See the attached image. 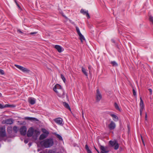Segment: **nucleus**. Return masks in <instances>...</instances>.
Returning <instances> with one entry per match:
<instances>
[{
	"mask_svg": "<svg viewBox=\"0 0 153 153\" xmlns=\"http://www.w3.org/2000/svg\"><path fill=\"white\" fill-rule=\"evenodd\" d=\"M40 144L42 146L45 148H48L52 146L53 144V139L50 138L46 139L41 141Z\"/></svg>",
	"mask_w": 153,
	"mask_h": 153,
	"instance_id": "1",
	"label": "nucleus"
},
{
	"mask_svg": "<svg viewBox=\"0 0 153 153\" xmlns=\"http://www.w3.org/2000/svg\"><path fill=\"white\" fill-rule=\"evenodd\" d=\"M53 89L58 96L62 97H64V92L60 85L56 84L54 87Z\"/></svg>",
	"mask_w": 153,
	"mask_h": 153,
	"instance_id": "2",
	"label": "nucleus"
},
{
	"mask_svg": "<svg viewBox=\"0 0 153 153\" xmlns=\"http://www.w3.org/2000/svg\"><path fill=\"white\" fill-rule=\"evenodd\" d=\"M15 66L24 72L28 73L30 71V70L27 68L15 64Z\"/></svg>",
	"mask_w": 153,
	"mask_h": 153,
	"instance_id": "3",
	"label": "nucleus"
},
{
	"mask_svg": "<svg viewBox=\"0 0 153 153\" xmlns=\"http://www.w3.org/2000/svg\"><path fill=\"white\" fill-rule=\"evenodd\" d=\"M109 143L111 146H114V149L117 150L118 149L119 145L116 140H114L113 141L110 140L109 141Z\"/></svg>",
	"mask_w": 153,
	"mask_h": 153,
	"instance_id": "4",
	"label": "nucleus"
},
{
	"mask_svg": "<svg viewBox=\"0 0 153 153\" xmlns=\"http://www.w3.org/2000/svg\"><path fill=\"white\" fill-rule=\"evenodd\" d=\"M6 136L5 127L4 126L0 128V137H4Z\"/></svg>",
	"mask_w": 153,
	"mask_h": 153,
	"instance_id": "5",
	"label": "nucleus"
},
{
	"mask_svg": "<svg viewBox=\"0 0 153 153\" xmlns=\"http://www.w3.org/2000/svg\"><path fill=\"white\" fill-rule=\"evenodd\" d=\"M2 124H7L11 125L13 123V120L12 119H9L5 120H3L2 121Z\"/></svg>",
	"mask_w": 153,
	"mask_h": 153,
	"instance_id": "6",
	"label": "nucleus"
},
{
	"mask_svg": "<svg viewBox=\"0 0 153 153\" xmlns=\"http://www.w3.org/2000/svg\"><path fill=\"white\" fill-rule=\"evenodd\" d=\"M102 96L98 89L97 90L96 94V100L97 102H99L101 99Z\"/></svg>",
	"mask_w": 153,
	"mask_h": 153,
	"instance_id": "7",
	"label": "nucleus"
},
{
	"mask_svg": "<svg viewBox=\"0 0 153 153\" xmlns=\"http://www.w3.org/2000/svg\"><path fill=\"white\" fill-rule=\"evenodd\" d=\"M140 114L141 116H142V112L143 111L144 108V105L143 104V102L142 99L141 97H140Z\"/></svg>",
	"mask_w": 153,
	"mask_h": 153,
	"instance_id": "8",
	"label": "nucleus"
},
{
	"mask_svg": "<svg viewBox=\"0 0 153 153\" xmlns=\"http://www.w3.org/2000/svg\"><path fill=\"white\" fill-rule=\"evenodd\" d=\"M27 130V129L26 126H22L20 129V131L21 134L23 135H25L26 134Z\"/></svg>",
	"mask_w": 153,
	"mask_h": 153,
	"instance_id": "9",
	"label": "nucleus"
},
{
	"mask_svg": "<svg viewBox=\"0 0 153 153\" xmlns=\"http://www.w3.org/2000/svg\"><path fill=\"white\" fill-rule=\"evenodd\" d=\"M53 120L58 124L62 126L63 125V120L61 118L59 117L55 118Z\"/></svg>",
	"mask_w": 153,
	"mask_h": 153,
	"instance_id": "10",
	"label": "nucleus"
},
{
	"mask_svg": "<svg viewBox=\"0 0 153 153\" xmlns=\"http://www.w3.org/2000/svg\"><path fill=\"white\" fill-rule=\"evenodd\" d=\"M108 127L110 130H113L116 127V124L113 121H111L109 124Z\"/></svg>",
	"mask_w": 153,
	"mask_h": 153,
	"instance_id": "11",
	"label": "nucleus"
},
{
	"mask_svg": "<svg viewBox=\"0 0 153 153\" xmlns=\"http://www.w3.org/2000/svg\"><path fill=\"white\" fill-rule=\"evenodd\" d=\"M34 132V130L33 128L30 127L28 129L27 132V136L28 137H31Z\"/></svg>",
	"mask_w": 153,
	"mask_h": 153,
	"instance_id": "12",
	"label": "nucleus"
},
{
	"mask_svg": "<svg viewBox=\"0 0 153 153\" xmlns=\"http://www.w3.org/2000/svg\"><path fill=\"white\" fill-rule=\"evenodd\" d=\"M100 149L101 150L104 152L108 153L109 151L108 150V147L107 146L104 147L103 146H101L100 147Z\"/></svg>",
	"mask_w": 153,
	"mask_h": 153,
	"instance_id": "13",
	"label": "nucleus"
},
{
	"mask_svg": "<svg viewBox=\"0 0 153 153\" xmlns=\"http://www.w3.org/2000/svg\"><path fill=\"white\" fill-rule=\"evenodd\" d=\"M28 101L30 103L33 105L35 103L36 100L33 98L30 97L28 99Z\"/></svg>",
	"mask_w": 153,
	"mask_h": 153,
	"instance_id": "14",
	"label": "nucleus"
},
{
	"mask_svg": "<svg viewBox=\"0 0 153 153\" xmlns=\"http://www.w3.org/2000/svg\"><path fill=\"white\" fill-rule=\"evenodd\" d=\"M59 53L61 52L64 50V49L62 48L61 46L59 45H56L54 47Z\"/></svg>",
	"mask_w": 153,
	"mask_h": 153,
	"instance_id": "15",
	"label": "nucleus"
},
{
	"mask_svg": "<svg viewBox=\"0 0 153 153\" xmlns=\"http://www.w3.org/2000/svg\"><path fill=\"white\" fill-rule=\"evenodd\" d=\"M80 12L81 13H83V14L86 15V16L88 18H89L90 17V16L88 13V10H84L82 9L81 10Z\"/></svg>",
	"mask_w": 153,
	"mask_h": 153,
	"instance_id": "16",
	"label": "nucleus"
},
{
	"mask_svg": "<svg viewBox=\"0 0 153 153\" xmlns=\"http://www.w3.org/2000/svg\"><path fill=\"white\" fill-rule=\"evenodd\" d=\"M110 115L113 118V120L114 121H117L118 120V117L116 115L113 114H110Z\"/></svg>",
	"mask_w": 153,
	"mask_h": 153,
	"instance_id": "17",
	"label": "nucleus"
},
{
	"mask_svg": "<svg viewBox=\"0 0 153 153\" xmlns=\"http://www.w3.org/2000/svg\"><path fill=\"white\" fill-rule=\"evenodd\" d=\"M48 136V135H47L46 134H42L40 136L39 138V140H42L46 138Z\"/></svg>",
	"mask_w": 153,
	"mask_h": 153,
	"instance_id": "18",
	"label": "nucleus"
},
{
	"mask_svg": "<svg viewBox=\"0 0 153 153\" xmlns=\"http://www.w3.org/2000/svg\"><path fill=\"white\" fill-rule=\"evenodd\" d=\"M78 35L79 36V39L81 40V42H82L83 41L85 40V39L84 36L81 33H80Z\"/></svg>",
	"mask_w": 153,
	"mask_h": 153,
	"instance_id": "19",
	"label": "nucleus"
},
{
	"mask_svg": "<svg viewBox=\"0 0 153 153\" xmlns=\"http://www.w3.org/2000/svg\"><path fill=\"white\" fill-rule=\"evenodd\" d=\"M25 119L26 120H34L38 121V120L35 118L31 117H26L25 118Z\"/></svg>",
	"mask_w": 153,
	"mask_h": 153,
	"instance_id": "20",
	"label": "nucleus"
},
{
	"mask_svg": "<svg viewBox=\"0 0 153 153\" xmlns=\"http://www.w3.org/2000/svg\"><path fill=\"white\" fill-rule=\"evenodd\" d=\"M63 105L64 106V107H65L66 108H67L69 110H71L70 107L68 103H67L65 102H63Z\"/></svg>",
	"mask_w": 153,
	"mask_h": 153,
	"instance_id": "21",
	"label": "nucleus"
},
{
	"mask_svg": "<svg viewBox=\"0 0 153 153\" xmlns=\"http://www.w3.org/2000/svg\"><path fill=\"white\" fill-rule=\"evenodd\" d=\"M82 72H83V73L86 76H88V74L87 72L86 71V70L85 69L83 68V67H82Z\"/></svg>",
	"mask_w": 153,
	"mask_h": 153,
	"instance_id": "22",
	"label": "nucleus"
},
{
	"mask_svg": "<svg viewBox=\"0 0 153 153\" xmlns=\"http://www.w3.org/2000/svg\"><path fill=\"white\" fill-rule=\"evenodd\" d=\"M114 106L115 108L117 110L121 111V109L119 108V106L117 105V103L115 102L114 104Z\"/></svg>",
	"mask_w": 153,
	"mask_h": 153,
	"instance_id": "23",
	"label": "nucleus"
},
{
	"mask_svg": "<svg viewBox=\"0 0 153 153\" xmlns=\"http://www.w3.org/2000/svg\"><path fill=\"white\" fill-rule=\"evenodd\" d=\"M42 132L43 133V134H45L47 135H48V134H49V132L46 129L44 128H42Z\"/></svg>",
	"mask_w": 153,
	"mask_h": 153,
	"instance_id": "24",
	"label": "nucleus"
},
{
	"mask_svg": "<svg viewBox=\"0 0 153 153\" xmlns=\"http://www.w3.org/2000/svg\"><path fill=\"white\" fill-rule=\"evenodd\" d=\"M149 20L153 24V16L150 15L149 17Z\"/></svg>",
	"mask_w": 153,
	"mask_h": 153,
	"instance_id": "25",
	"label": "nucleus"
},
{
	"mask_svg": "<svg viewBox=\"0 0 153 153\" xmlns=\"http://www.w3.org/2000/svg\"><path fill=\"white\" fill-rule=\"evenodd\" d=\"M12 127H9L7 128V131L9 133H10L12 132Z\"/></svg>",
	"mask_w": 153,
	"mask_h": 153,
	"instance_id": "26",
	"label": "nucleus"
},
{
	"mask_svg": "<svg viewBox=\"0 0 153 153\" xmlns=\"http://www.w3.org/2000/svg\"><path fill=\"white\" fill-rule=\"evenodd\" d=\"M56 135L57 137L58 138L59 140H62V137L60 135L57 134H56Z\"/></svg>",
	"mask_w": 153,
	"mask_h": 153,
	"instance_id": "27",
	"label": "nucleus"
},
{
	"mask_svg": "<svg viewBox=\"0 0 153 153\" xmlns=\"http://www.w3.org/2000/svg\"><path fill=\"white\" fill-rule=\"evenodd\" d=\"M13 130L14 132L16 133H17L18 131V129L17 127L16 126H14L13 127Z\"/></svg>",
	"mask_w": 153,
	"mask_h": 153,
	"instance_id": "28",
	"label": "nucleus"
},
{
	"mask_svg": "<svg viewBox=\"0 0 153 153\" xmlns=\"http://www.w3.org/2000/svg\"><path fill=\"white\" fill-rule=\"evenodd\" d=\"M111 63L113 66H117L118 65L117 63L115 61H112Z\"/></svg>",
	"mask_w": 153,
	"mask_h": 153,
	"instance_id": "29",
	"label": "nucleus"
},
{
	"mask_svg": "<svg viewBox=\"0 0 153 153\" xmlns=\"http://www.w3.org/2000/svg\"><path fill=\"white\" fill-rule=\"evenodd\" d=\"M4 106H5V108L6 107H15V105H8V104H6L4 105Z\"/></svg>",
	"mask_w": 153,
	"mask_h": 153,
	"instance_id": "30",
	"label": "nucleus"
},
{
	"mask_svg": "<svg viewBox=\"0 0 153 153\" xmlns=\"http://www.w3.org/2000/svg\"><path fill=\"white\" fill-rule=\"evenodd\" d=\"M76 28L78 34H79V33H81L79 27L76 26Z\"/></svg>",
	"mask_w": 153,
	"mask_h": 153,
	"instance_id": "31",
	"label": "nucleus"
},
{
	"mask_svg": "<svg viewBox=\"0 0 153 153\" xmlns=\"http://www.w3.org/2000/svg\"><path fill=\"white\" fill-rule=\"evenodd\" d=\"M133 93L134 95L135 96H136V92L135 90V89L134 88V87L133 88Z\"/></svg>",
	"mask_w": 153,
	"mask_h": 153,
	"instance_id": "32",
	"label": "nucleus"
},
{
	"mask_svg": "<svg viewBox=\"0 0 153 153\" xmlns=\"http://www.w3.org/2000/svg\"><path fill=\"white\" fill-rule=\"evenodd\" d=\"M61 78H62V79L63 80V82H65V80H65V77L63 75L61 74Z\"/></svg>",
	"mask_w": 153,
	"mask_h": 153,
	"instance_id": "33",
	"label": "nucleus"
},
{
	"mask_svg": "<svg viewBox=\"0 0 153 153\" xmlns=\"http://www.w3.org/2000/svg\"><path fill=\"white\" fill-rule=\"evenodd\" d=\"M0 73L1 75H4V71L2 69H0Z\"/></svg>",
	"mask_w": 153,
	"mask_h": 153,
	"instance_id": "34",
	"label": "nucleus"
},
{
	"mask_svg": "<svg viewBox=\"0 0 153 153\" xmlns=\"http://www.w3.org/2000/svg\"><path fill=\"white\" fill-rule=\"evenodd\" d=\"M85 148L87 151L90 149L89 148L88 145L87 144H86L85 146Z\"/></svg>",
	"mask_w": 153,
	"mask_h": 153,
	"instance_id": "35",
	"label": "nucleus"
},
{
	"mask_svg": "<svg viewBox=\"0 0 153 153\" xmlns=\"http://www.w3.org/2000/svg\"><path fill=\"white\" fill-rule=\"evenodd\" d=\"M5 108L4 106H3L2 104H0V108Z\"/></svg>",
	"mask_w": 153,
	"mask_h": 153,
	"instance_id": "36",
	"label": "nucleus"
},
{
	"mask_svg": "<svg viewBox=\"0 0 153 153\" xmlns=\"http://www.w3.org/2000/svg\"><path fill=\"white\" fill-rule=\"evenodd\" d=\"M149 91L150 94L151 95L152 94V89L151 88H149L148 89Z\"/></svg>",
	"mask_w": 153,
	"mask_h": 153,
	"instance_id": "37",
	"label": "nucleus"
},
{
	"mask_svg": "<svg viewBox=\"0 0 153 153\" xmlns=\"http://www.w3.org/2000/svg\"><path fill=\"white\" fill-rule=\"evenodd\" d=\"M24 142L25 143H27L28 142V140L27 139H25L24 140Z\"/></svg>",
	"mask_w": 153,
	"mask_h": 153,
	"instance_id": "38",
	"label": "nucleus"
},
{
	"mask_svg": "<svg viewBox=\"0 0 153 153\" xmlns=\"http://www.w3.org/2000/svg\"><path fill=\"white\" fill-rule=\"evenodd\" d=\"M37 33L36 32H31L30 33V34L31 35H33L34 34H36Z\"/></svg>",
	"mask_w": 153,
	"mask_h": 153,
	"instance_id": "39",
	"label": "nucleus"
},
{
	"mask_svg": "<svg viewBox=\"0 0 153 153\" xmlns=\"http://www.w3.org/2000/svg\"><path fill=\"white\" fill-rule=\"evenodd\" d=\"M91 66L90 65H89L88 67V69H89V72H90V70H91Z\"/></svg>",
	"mask_w": 153,
	"mask_h": 153,
	"instance_id": "40",
	"label": "nucleus"
},
{
	"mask_svg": "<svg viewBox=\"0 0 153 153\" xmlns=\"http://www.w3.org/2000/svg\"><path fill=\"white\" fill-rule=\"evenodd\" d=\"M87 151L88 153H92L90 149H89Z\"/></svg>",
	"mask_w": 153,
	"mask_h": 153,
	"instance_id": "41",
	"label": "nucleus"
},
{
	"mask_svg": "<svg viewBox=\"0 0 153 153\" xmlns=\"http://www.w3.org/2000/svg\"><path fill=\"white\" fill-rule=\"evenodd\" d=\"M141 140H142V142L143 144V145H144L145 144H144V141H143V138L141 136Z\"/></svg>",
	"mask_w": 153,
	"mask_h": 153,
	"instance_id": "42",
	"label": "nucleus"
},
{
	"mask_svg": "<svg viewBox=\"0 0 153 153\" xmlns=\"http://www.w3.org/2000/svg\"><path fill=\"white\" fill-rule=\"evenodd\" d=\"M15 1V3H16V5H17V6H18V7H19V4H18V3H17V2H16V0H14Z\"/></svg>",
	"mask_w": 153,
	"mask_h": 153,
	"instance_id": "43",
	"label": "nucleus"
},
{
	"mask_svg": "<svg viewBox=\"0 0 153 153\" xmlns=\"http://www.w3.org/2000/svg\"><path fill=\"white\" fill-rule=\"evenodd\" d=\"M17 30H18V31L20 33H22V32L20 30V29H18Z\"/></svg>",
	"mask_w": 153,
	"mask_h": 153,
	"instance_id": "44",
	"label": "nucleus"
},
{
	"mask_svg": "<svg viewBox=\"0 0 153 153\" xmlns=\"http://www.w3.org/2000/svg\"><path fill=\"white\" fill-rule=\"evenodd\" d=\"M147 117V115L146 113V116H145V118H146V119Z\"/></svg>",
	"mask_w": 153,
	"mask_h": 153,
	"instance_id": "45",
	"label": "nucleus"
},
{
	"mask_svg": "<svg viewBox=\"0 0 153 153\" xmlns=\"http://www.w3.org/2000/svg\"><path fill=\"white\" fill-rule=\"evenodd\" d=\"M62 16L64 17H65L66 19H67V17L66 16H65L64 15H62Z\"/></svg>",
	"mask_w": 153,
	"mask_h": 153,
	"instance_id": "46",
	"label": "nucleus"
},
{
	"mask_svg": "<svg viewBox=\"0 0 153 153\" xmlns=\"http://www.w3.org/2000/svg\"><path fill=\"white\" fill-rule=\"evenodd\" d=\"M96 150L97 151V152L98 153H100V152L98 150H97V149H96Z\"/></svg>",
	"mask_w": 153,
	"mask_h": 153,
	"instance_id": "47",
	"label": "nucleus"
},
{
	"mask_svg": "<svg viewBox=\"0 0 153 153\" xmlns=\"http://www.w3.org/2000/svg\"><path fill=\"white\" fill-rule=\"evenodd\" d=\"M82 115L84 116V113L83 111H82Z\"/></svg>",
	"mask_w": 153,
	"mask_h": 153,
	"instance_id": "48",
	"label": "nucleus"
},
{
	"mask_svg": "<svg viewBox=\"0 0 153 153\" xmlns=\"http://www.w3.org/2000/svg\"><path fill=\"white\" fill-rule=\"evenodd\" d=\"M111 41H112V42H114V43L115 42L114 40H113V39H112L111 40Z\"/></svg>",
	"mask_w": 153,
	"mask_h": 153,
	"instance_id": "49",
	"label": "nucleus"
},
{
	"mask_svg": "<svg viewBox=\"0 0 153 153\" xmlns=\"http://www.w3.org/2000/svg\"><path fill=\"white\" fill-rule=\"evenodd\" d=\"M82 117L83 119V120H85V118L84 117V116H82Z\"/></svg>",
	"mask_w": 153,
	"mask_h": 153,
	"instance_id": "50",
	"label": "nucleus"
},
{
	"mask_svg": "<svg viewBox=\"0 0 153 153\" xmlns=\"http://www.w3.org/2000/svg\"><path fill=\"white\" fill-rule=\"evenodd\" d=\"M100 153H107L104 152H101Z\"/></svg>",
	"mask_w": 153,
	"mask_h": 153,
	"instance_id": "51",
	"label": "nucleus"
},
{
	"mask_svg": "<svg viewBox=\"0 0 153 153\" xmlns=\"http://www.w3.org/2000/svg\"><path fill=\"white\" fill-rule=\"evenodd\" d=\"M1 94L0 93V97H1Z\"/></svg>",
	"mask_w": 153,
	"mask_h": 153,
	"instance_id": "52",
	"label": "nucleus"
},
{
	"mask_svg": "<svg viewBox=\"0 0 153 153\" xmlns=\"http://www.w3.org/2000/svg\"><path fill=\"white\" fill-rule=\"evenodd\" d=\"M95 149L96 150L97 149L95 148Z\"/></svg>",
	"mask_w": 153,
	"mask_h": 153,
	"instance_id": "53",
	"label": "nucleus"
}]
</instances>
